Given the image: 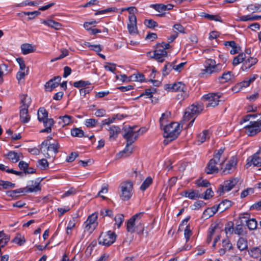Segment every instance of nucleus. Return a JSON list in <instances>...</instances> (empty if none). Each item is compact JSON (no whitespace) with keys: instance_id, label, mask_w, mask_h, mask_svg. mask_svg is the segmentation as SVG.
<instances>
[{"instance_id":"2f4dec72","label":"nucleus","mask_w":261,"mask_h":261,"mask_svg":"<svg viewBox=\"0 0 261 261\" xmlns=\"http://www.w3.org/2000/svg\"><path fill=\"white\" fill-rule=\"evenodd\" d=\"M247 9L251 13H255L261 11V5L258 4H251L247 6Z\"/></svg>"},{"instance_id":"6ab92c4d","label":"nucleus","mask_w":261,"mask_h":261,"mask_svg":"<svg viewBox=\"0 0 261 261\" xmlns=\"http://www.w3.org/2000/svg\"><path fill=\"white\" fill-rule=\"evenodd\" d=\"M257 62V60L256 58H254L252 57H250L247 59L246 60H244L243 63V65L241 67V69L244 71L249 68H250L251 66L255 65Z\"/></svg>"},{"instance_id":"4be33fe9","label":"nucleus","mask_w":261,"mask_h":261,"mask_svg":"<svg viewBox=\"0 0 261 261\" xmlns=\"http://www.w3.org/2000/svg\"><path fill=\"white\" fill-rule=\"evenodd\" d=\"M21 49L23 55H27L35 51V46L31 44L24 43L21 45Z\"/></svg>"},{"instance_id":"c03bdc74","label":"nucleus","mask_w":261,"mask_h":261,"mask_svg":"<svg viewBox=\"0 0 261 261\" xmlns=\"http://www.w3.org/2000/svg\"><path fill=\"white\" fill-rule=\"evenodd\" d=\"M152 182V179L150 177H148L143 181L140 187V189L142 191H145Z\"/></svg>"},{"instance_id":"f3484780","label":"nucleus","mask_w":261,"mask_h":261,"mask_svg":"<svg viewBox=\"0 0 261 261\" xmlns=\"http://www.w3.org/2000/svg\"><path fill=\"white\" fill-rule=\"evenodd\" d=\"M43 123V125L45 128L41 129L40 131V133H50L51 132V127L54 124V120L52 118H48L47 119L44 120V121H42Z\"/></svg>"},{"instance_id":"49530a36","label":"nucleus","mask_w":261,"mask_h":261,"mask_svg":"<svg viewBox=\"0 0 261 261\" xmlns=\"http://www.w3.org/2000/svg\"><path fill=\"white\" fill-rule=\"evenodd\" d=\"M97 219V215L95 213L92 214L90 216H89L86 221L87 223L91 224H96L97 225V223L96 222V220Z\"/></svg>"},{"instance_id":"5fc2aeb1","label":"nucleus","mask_w":261,"mask_h":261,"mask_svg":"<svg viewBox=\"0 0 261 261\" xmlns=\"http://www.w3.org/2000/svg\"><path fill=\"white\" fill-rule=\"evenodd\" d=\"M38 166H39L41 169L44 170L48 166L47 161L45 159L39 160L38 161Z\"/></svg>"},{"instance_id":"a878e982","label":"nucleus","mask_w":261,"mask_h":261,"mask_svg":"<svg viewBox=\"0 0 261 261\" xmlns=\"http://www.w3.org/2000/svg\"><path fill=\"white\" fill-rule=\"evenodd\" d=\"M224 150H225L224 148H220L219 150H218L217 153L214 154V158L211 159V160H214L217 164H218V163H220L219 165L221 166H222V165L224 164L225 160H226V159H224L223 161H222V162L220 163V158L221 157L222 154L223 153ZM221 168L222 169V167H221Z\"/></svg>"},{"instance_id":"f8f14e48","label":"nucleus","mask_w":261,"mask_h":261,"mask_svg":"<svg viewBox=\"0 0 261 261\" xmlns=\"http://www.w3.org/2000/svg\"><path fill=\"white\" fill-rule=\"evenodd\" d=\"M220 96L218 94L211 93L203 96V99L208 101L206 107H215L218 105Z\"/></svg>"},{"instance_id":"7c9ffc66","label":"nucleus","mask_w":261,"mask_h":261,"mask_svg":"<svg viewBox=\"0 0 261 261\" xmlns=\"http://www.w3.org/2000/svg\"><path fill=\"white\" fill-rule=\"evenodd\" d=\"M245 58L246 55L245 54H240L238 56L234 58L232 62L233 65L236 66L242 62L244 63Z\"/></svg>"},{"instance_id":"bb28decb","label":"nucleus","mask_w":261,"mask_h":261,"mask_svg":"<svg viewBox=\"0 0 261 261\" xmlns=\"http://www.w3.org/2000/svg\"><path fill=\"white\" fill-rule=\"evenodd\" d=\"M10 236L4 233L3 230L0 231V248L4 247L9 241Z\"/></svg>"},{"instance_id":"412c9836","label":"nucleus","mask_w":261,"mask_h":261,"mask_svg":"<svg viewBox=\"0 0 261 261\" xmlns=\"http://www.w3.org/2000/svg\"><path fill=\"white\" fill-rule=\"evenodd\" d=\"M210 138V133L208 130H204L197 136L198 144H201Z\"/></svg>"},{"instance_id":"f704fd0d","label":"nucleus","mask_w":261,"mask_h":261,"mask_svg":"<svg viewBox=\"0 0 261 261\" xmlns=\"http://www.w3.org/2000/svg\"><path fill=\"white\" fill-rule=\"evenodd\" d=\"M71 135L73 137H80L81 138L82 137H86L84 136V132L83 130L79 128H73L71 129Z\"/></svg>"},{"instance_id":"09e8293b","label":"nucleus","mask_w":261,"mask_h":261,"mask_svg":"<svg viewBox=\"0 0 261 261\" xmlns=\"http://www.w3.org/2000/svg\"><path fill=\"white\" fill-rule=\"evenodd\" d=\"M22 13L25 15L29 16L28 18L29 20L34 19L36 16L40 14V12L39 11H35L33 12H23Z\"/></svg>"},{"instance_id":"e433bc0d","label":"nucleus","mask_w":261,"mask_h":261,"mask_svg":"<svg viewBox=\"0 0 261 261\" xmlns=\"http://www.w3.org/2000/svg\"><path fill=\"white\" fill-rule=\"evenodd\" d=\"M232 76V72L231 71H227L226 72H224L222 76H219L218 77V80L221 82H227L228 81L230 80Z\"/></svg>"},{"instance_id":"774afa93","label":"nucleus","mask_w":261,"mask_h":261,"mask_svg":"<svg viewBox=\"0 0 261 261\" xmlns=\"http://www.w3.org/2000/svg\"><path fill=\"white\" fill-rule=\"evenodd\" d=\"M76 193V190L73 187H71L68 191H66L62 196V198L74 195Z\"/></svg>"},{"instance_id":"052dcab7","label":"nucleus","mask_w":261,"mask_h":261,"mask_svg":"<svg viewBox=\"0 0 261 261\" xmlns=\"http://www.w3.org/2000/svg\"><path fill=\"white\" fill-rule=\"evenodd\" d=\"M258 15H253V16H250V15H246V16H243L240 18V20L241 21H249V20H258Z\"/></svg>"},{"instance_id":"473e14b6","label":"nucleus","mask_w":261,"mask_h":261,"mask_svg":"<svg viewBox=\"0 0 261 261\" xmlns=\"http://www.w3.org/2000/svg\"><path fill=\"white\" fill-rule=\"evenodd\" d=\"M238 248L241 251L244 250L247 248V241L243 238H240L237 242Z\"/></svg>"},{"instance_id":"680f3d73","label":"nucleus","mask_w":261,"mask_h":261,"mask_svg":"<svg viewBox=\"0 0 261 261\" xmlns=\"http://www.w3.org/2000/svg\"><path fill=\"white\" fill-rule=\"evenodd\" d=\"M188 197L191 199H195L196 198H201L202 196L198 191H192L189 193Z\"/></svg>"},{"instance_id":"aec40b11","label":"nucleus","mask_w":261,"mask_h":261,"mask_svg":"<svg viewBox=\"0 0 261 261\" xmlns=\"http://www.w3.org/2000/svg\"><path fill=\"white\" fill-rule=\"evenodd\" d=\"M110 132V139L115 140L120 133L121 129L117 126L112 125L108 129Z\"/></svg>"},{"instance_id":"8fccbe9b","label":"nucleus","mask_w":261,"mask_h":261,"mask_svg":"<svg viewBox=\"0 0 261 261\" xmlns=\"http://www.w3.org/2000/svg\"><path fill=\"white\" fill-rule=\"evenodd\" d=\"M0 186H2L4 189H7L9 188H14L15 184H13L9 181L0 180Z\"/></svg>"},{"instance_id":"ea45409f","label":"nucleus","mask_w":261,"mask_h":261,"mask_svg":"<svg viewBox=\"0 0 261 261\" xmlns=\"http://www.w3.org/2000/svg\"><path fill=\"white\" fill-rule=\"evenodd\" d=\"M8 158L12 162L16 163L19 160V156L15 151H10L7 154Z\"/></svg>"},{"instance_id":"338daca9","label":"nucleus","mask_w":261,"mask_h":261,"mask_svg":"<svg viewBox=\"0 0 261 261\" xmlns=\"http://www.w3.org/2000/svg\"><path fill=\"white\" fill-rule=\"evenodd\" d=\"M96 227V224H91L87 223L86 222H85V231H87L89 232H92L95 229Z\"/></svg>"},{"instance_id":"c9c22d12","label":"nucleus","mask_w":261,"mask_h":261,"mask_svg":"<svg viewBox=\"0 0 261 261\" xmlns=\"http://www.w3.org/2000/svg\"><path fill=\"white\" fill-rule=\"evenodd\" d=\"M133 143H129V142H126L125 149L122 152H120V154H122V156H123L124 154H125V156H127L133 153V148L130 146Z\"/></svg>"},{"instance_id":"f257e3e1","label":"nucleus","mask_w":261,"mask_h":261,"mask_svg":"<svg viewBox=\"0 0 261 261\" xmlns=\"http://www.w3.org/2000/svg\"><path fill=\"white\" fill-rule=\"evenodd\" d=\"M164 137L165 139L164 144L168 143L176 139L180 133V124L177 122H172L164 126Z\"/></svg>"},{"instance_id":"13d9d810","label":"nucleus","mask_w":261,"mask_h":261,"mask_svg":"<svg viewBox=\"0 0 261 261\" xmlns=\"http://www.w3.org/2000/svg\"><path fill=\"white\" fill-rule=\"evenodd\" d=\"M97 123L98 121L97 120L92 118L87 119L85 122V125L88 127L95 126Z\"/></svg>"},{"instance_id":"e2e57ef3","label":"nucleus","mask_w":261,"mask_h":261,"mask_svg":"<svg viewBox=\"0 0 261 261\" xmlns=\"http://www.w3.org/2000/svg\"><path fill=\"white\" fill-rule=\"evenodd\" d=\"M234 232L239 236H244L246 234V232L244 231L242 226L240 225H238L235 227Z\"/></svg>"},{"instance_id":"4468645a","label":"nucleus","mask_w":261,"mask_h":261,"mask_svg":"<svg viewBox=\"0 0 261 261\" xmlns=\"http://www.w3.org/2000/svg\"><path fill=\"white\" fill-rule=\"evenodd\" d=\"M61 80L60 76H55L46 82L44 85L46 91L51 92L53 89L57 87Z\"/></svg>"},{"instance_id":"de8ad7c7","label":"nucleus","mask_w":261,"mask_h":261,"mask_svg":"<svg viewBox=\"0 0 261 261\" xmlns=\"http://www.w3.org/2000/svg\"><path fill=\"white\" fill-rule=\"evenodd\" d=\"M145 25L150 29H153L158 27V23L152 19H145L144 21Z\"/></svg>"},{"instance_id":"423d86ee","label":"nucleus","mask_w":261,"mask_h":261,"mask_svg":"<svg viewBox=\"0 0 261 261\" xmlns=\"http://www.w3.org/2000/svg\"><path fill=\"white\" fill-rule=\"evenodd\" d=\"M120 198L124 201L129 200L133 194V184L131 181L122 182L120 186Z\"/></svg>"},{"instance_id":"9d476101","label":"nucleus","mask_w":261,"mask_h":261,"mask_svg":"<svg viewBox=\"0 0 261 261\" xmlns=\"http://www.w3.org/2000/svg\"><path fill=\"white\" fill-rule=\"evenodd\" d=\"M246 130V134L249 136H253L258 133L261 130L258 120L250 121V124L245 126Z\"/></svg>"},{"instance_id":"cd10ccee","label":"nucleus","mask_w":261,"mask_h":261,"mask_svg":"<svg viewBox=\"0 0 261 261\" xmlns=\"http://www.w3.org/2000/svg\"><path fill=\"white\" fill-rule=\"evenodd\" d=\"M237 164V160L234 157L232 158L229 161L228 163L226 164L225 167L223 170V172L227 171L230 173V171L233 168H235Z\"/></svg>"},{"instance_id":"3c124183","label":"nucleus","mask_w":261,"mask_h":261,"mask_svg":"<svg viewBox=\"0 0 261 261\" xmlns=\"http://www.w3.org/2000/svg\"><path fill=\"white\" fill-rule=\"evenodd\" d=\"M156 92V89L154 88H150L148 89H145V91L144 93H142L140 97L143 95H146L149 98H151L152 97V94Z\"/></svg>"},{"instance_id":"69168bd1","label":"nucleus","mask_w":261,"mask_h":261,"mask_svg":"<svg viewBox=\"0 0 261 261\" xmlns=\"http://www.w3.org/2000/svg\"><path fill=\"white\" fill-rule=\"evenodd\" d=\"M213 194L214 192L211 188L207 189L205 191L204 196H201V198H203L205 200L209 199L210 198L213 196Z\"/></svg>"},{"instance_id":"4c0bfd02","label":"nucleus","mask_w":261,"mask_h":261,"mask_svg":"<svg viewBox=\"0 0 261 261\" xmlns=\"http://www.w3.org/2000/svg\"><path fill=\"white\" fill-rule=\"evenodd\" d=\"M144 81V76L142 73H138L133 74L128 77V81H139L142 82Z\"/></svg>"},{"instance_id":"7ed1b4c3","label":"nucleus","mask_w":261,"mask_h":261,"mask_svg":"<svg viewBox=\"0 0 261 261\" xmlns=\"http://www.w3.org/2000/svg\"><path fill=\"white\" fill-rule=\"evenodd\" d=\"M222 66L220 64H216L214 60L208 59L204 62L205 68L201 70L200 76L207 77L213 73H218L221 70Z\"/></svg>"},{"instance_id":"a18cd8bd","label":"nucleus","mask_w":261,"mask_h":261,"mask_svg":"<svg viewBox=\"0 0 261 261\" xmlns=\"http://www.w3.org/2000/svg\"><path fill=\"white\" fill-rule=\"evenodd\" d=\"M90 83L89 81H79L77 82H75L73 83V86L76 88H80V87H87V86L89 85Z\"/></svg>"},{"instance_id":"20e7f679","label":"nucleus","mask_w":261,"mask_h":261,"mask_svg":"<svg viewBox=\"0 0 261 261\" xmlns=\"http://www.w3.org/2000/svg\"><path fill=\"white\" fill-rule=\"evenodd\" d=\"M21 102L22 105L20 107V120L21 122L25 123L30 120L28 108L31 104V99L27 95H23L21 96Z\"/></svg>"},{"instance_id":"0e129e2a","label":"nucleus","mask_w":261,"mask_h":261,"mask_svg":"<svg viewBox=\"0 0 261 261\" xmlns=\"http://www.w3.org/2000/svg\"><path fill=\"white\" fill-rule=\"evenodd\" d=\"M204 17L211 20H216L217 21L221 22L222 20L219 15H210L208 14H205L204 15H203Z\"/></svg>"},{"instance_id":"39448f33","label":"nucleus","mask_w":261,"mask_h":261,"mask_svg":"<svg viewBox=\"0 0 261 261\" xmlns=\"http://www.w3.org/2000/svg\"><path fill=\"white\" fill-rule=\"evenodd\" d=\"M170 46L169 43L164 42L157 43L154 53L152 56H150V57L155 59L159 62H163L164 58L167 56L166 49L169 48Z\"/></svg>"},{"instance_id":"864d4df0","label":"nucleus","mask_w":261,"mask_h":261,"mask_svg":"<svg viewBox=\"0 0 261 261\" xmlns=\"http://www.w3.org/2000/svg\"><path fill=\"white\" fill-rule=\"evenodd\" d=\"M196 184L198 187L207 188L210 185V182L207 180L199 179L196 180Z\"/></svg>"},{"instance_id":"79ce46f5","label":"nucleus","mask_w":261,"mask_h":261,"mask_svg":"<svg viewBox=\"0 0 261 261\" xmlns=\"http://www.w3.org/2000/svg\"><path fill=\"white\" fill-rule=\"evenodd\" d=\"M220 228L221 227L219 224H216L214 225H212L209 228L208 234H211L213 237L215 233L220 230Z\"/></svg>"},{"instance_id":"bf43d9fd","label":"nucleus","mask_w":261,"mask_h":261,"mask_svg":"<svg viewBox=\"0 0 261 261\" xmlns=\"http://www.w3.org/2000/svg\"><path fill=\"white\" fill-rule=\"evenodd\" d=\"M116 118H118V115H117L116 117L111 118H109L108 119L102 120L100 125L101 128H102L105 125H109L110 124L113 123Z\"/></svg>"},{"instance_id":"dca6fc26","label":"nucleus","mask_w":261,"mask_h":261,"mask_svg":"<svg viewBox=\"0 0 261 261\" xmlns=\"http://www.w3.org/2000/svg\"><path fill=\"white\" fill-rule=\"evenodd\" d=\"M203 107L201 104H198L197 105H192L189 107L187 109L188 110V113H190L193 116L198 115L202 112L203 110Z\"/></svg>"},{"instance_id":"a19ab883","label":"nucleus","mask_w":261,"mask_h":261,"mask_svg":"<svg viewBox=\"0 0 261 261\" xmlns=\"http://www.w3.org/2000/svg\"><path fill=\"white\" fill-rule=\"evenodd\" d=\"M175 63L174 61L173 63H168L165 66L163 70V75L164 76H166L169 74V73L172 70L173 64Z\"/></svg>"},{"instance_id":"1a4fd4ad","label":"nucleus","mask_w":261,"mask_h":261,"mask_svg":"<svg viewBox=\"0 0 261 261\" xmlns=\"http://www.w3.org/2000/svg\"><path fill=\"white\" fill-rule=\"evenodd\" d=\"M116 240V235L114 233L109 231L107 232H102L98 238L99 244L105 246H110Z\"/></svg>"},{"instance_id":"72a5a7b5","label":"nucleus","mask_w":261,"mask_h":261,"mask_svg":"<svg viewBox=\"0 0 261 261\" xmlns=\"http://www.w3.org/2000/svg\"><path fill=\"white\" fill-rule=\"evenodd\" d=\"M186 87L185 84L181 82H177L173 84V91L185 92Z\"/></svg>"},{"instance_id":"37998d69","label":"nucleus","mask_w":261,"mask_h":261,"mask_svg":"<svg viewBox=\"0 0 261 261\" xmlns=\"http://www.w3.org/2000/svg\"><path fill=\"white\" fill-rule=\"evenodd\" d=\"M220 228L221 227L219 224H216L214 225H212L209 228L208 234H211L213 237L215 233L220 230Z\"/></svg>"},{"instance_id":"2eb2a0df","label":"nucleus","mask_w":261,"mask_h":261,"mask_svg":"<svg viewBox=\"0 0 261 261\" xmlns=\"http://www.w3.org/2000/svg\"><path fill=\"white\" fill-rule=\"evenodd\" d=\"M217 165L218 164L214 160L211 159L205 169L206 174H210L218 173L219 171V168L217 167Z\"/></svg>"},{"instance_id":"4d7b16f0","label":"nucleus","mask_w":261,"mask_h":261,"mask_svg":"<svg viewBox=\"0 0 261 261\" xmlns=\"http://www.w3.org/2000/svg\"><path fill=\"white\" fill-rule=\"evenodd\" d=\"M151 7L159 12L166 11L165 5L162 4L152 5Z\"/></svg>"},{"instance_id":"0eeeda50","label":"nucleus","mask_w":261,"mask_h":261,"mask_svg":"<svg viewBox=\"0 0 261 261\" xmlns=\"http://www.w3.org/2000/svg\"><path fill=\"white\" fill-rule=\"evenodd\" d=\"M41 190V187L39 184L38 183L34 188L25 187L23 188H20L18 189L8 191L7 192V195L12 197V198L16 199L19 196V195H24V193L33 192L34 191H37Z\"/></svg>"},{"instance_id":"9b49d317","label":"nucleus","mask_w":261,"mask_h":261,"mask_svg":"<svg viewBox=\"0 0 261 261\" xmlns=\"http://www.w3.org/2000/svg\"><path fill=\"white\" fill-rule=\"evenodd\" d=\"M238 181L239 180L237 178H234L225 181L223 185H220L218 192H219L220 194H221L225 192H228L230 191L238 182Z\"/></svg>"},{"instance_id":"393cba45","label":"nucleus","mask_w":261,"mask_h":261,"mask_svg":"<svg viewBox=\"0 0 261 261\" xmlns=\"http://www.w3.org/2000/svg\"><path fill=\"white\" fill-rule=\"evenodd\" d=\"M232 245L230 243L229 240H224L222 242V248L219 251L220 254H224L227 250H229L232 248Z\"/></svg>"},{"instance_id":"ddd939ff","label":"nucleus","mask_w":261,"mask_h":261,"mask_svg":"<svg viewBox=\"0 0 261 261\" xmlns=\"http://www.w3.org/2000/svg\"><path fill=\"white\" fill-rule=\"evenodd\" d=\"M143 214V213H137L128 220L126 227L128 232L133 233L136 231L135 222L137 219H140Z\"/></svg>"},{"instance_id":"6e6d98bb","label":"nucleus","mask_w":261,"mask_h":261,"mask_svg":"<svg viewBox=\"0 0 261 261\" xmlns=\"http://www.w3.org/2000/svg\"><path fill=\"white\" fill-rule=\"evenodd\" d=\"M12 242L21 246L24 244V243L25 242V240L23 237H21L19 234H18L14 238V239L12 240Z\"/></svg>"},{"instance_id":"6e6552de","label":"nucleus","mask_w":261,"mask_h":261,"mask_svg":"<svg viewBox=\"0 0 261 261\" xmlns=\"http://www.w3.org/2000/svg\"><path fill=\"white\" fill-rule=\"evenodd\" d=\"M136 127V126L124 127L125 134L123 135V138L126 142H129V143H133L139 137V134L135 129Z\"/></svg>"},{"instance_id":"5701e85b","label":"nucleus","mask_w":261,"mask_h":261,"mask_svg":"<svg viewBox=\"0 0 261 261\" xmlns=\"http://www.w3.org/2000/svg\"><path fill=\"white\" fill-rule=\"evenodd\" d=\"M261 159V158H260ZM251 165H253L254 166L260 167L261 166V160H258L255 157L249 156L247 159V163L245 165V167L246 168H249Z\"/></svg>"},{"instance_id":"c756f323","label":"nucleus","mask_w":261,"mask_h":261,"mask_svg":"<svg viewBox=\"0 0 261 261\" xmlns=\"http://www.w3.org/2000/svg\"><path fill=\"white\" fill-rule=\"evenodd\" d=\"M231 206V201L227 199L223 200L218 204V208L221 212H223Z\"/></svg>"},{"instance_id":"f03ea898","label":"nucleus","mask_w":261,"mask_h":261,"mask_svg":"<svg viewBox=\"0 0 261 261\" xmlns=\"http://www.w3.org/2000/svg\"><path fill=\"white\" fill-rule=\"evenodd\" d=\"M60 148L59 143L55 142L50 144L48 140L43 141L40 145V150L43 153L44 156L47 158L55 159Z\"/></svg>"},{"instance_id":"c85d7f7f","label":"nucleus","mask_w":261,"mask_h":261,"mask_svg":"<svg viewBox=\"0 0 261 261\" xmlns=\"http://www.w3.org/2000/svg\"><path fill=\"white\" fill-rule=\"evenodd\" d=\"M48 112L44 108H40L38 111V119L41 122L48 119Z\"/></svg>"},{"instance_id":"b1692460","label":"nucleus","mask_w":261,"mask_h":261,"mask_svg":"<svg viewBox=\"0 0 261 261\" xmlns=\"http://www.w3.org/2000/svg\"><path fill=\"white\" fill-rule=\"evenodd\" d=\"M42 23L56 30H60L62 24L51 19L43 20Z\"/></svg>"},{"instance_id":"a211bd4d","label":"nucleus","mask_w":261,"mask_h":261,"mask_svg":"<svg viewBox=\"0 0 261 261\" xmlns=\"http://www.w3.org/2000/svg\"><path fill=\"white\" fill-rule=\"evenodd\" d=\"M59 123L64 126L66 125H69L73 123V118L72 116L65 115L64 116H60L59 117Z\"/></svg>"},{"instance_id":"603ef678","label":"nucleus","mask_w":261,"mask_h":261,"mask_svg":"<svg viewBox=\"0 0 261 261\" xmlns=\"http://www.w3.org/2000/svg\"><path fill=\"white\" fill-rule=\"evenodd\" d=\"M124 220V216L122 214H117L115 217V224L117 225V227L120 228L121 224Z\"/></svg>"},{"instance_id":"58836bf2","label":"nucleus","mask_w":261,"mask_h":261,"mask_svg":"<svg viewBox=\"0 0 261 261\" xmlns=\"http://www.w3.org/2000/svg\"><path fill=\"white\" fill-rule=\"evenodd\" d=\"M246 225L250 230H254L257 228V223L255 219H250L246 220Z\"/></svg>"}]
</instances>
